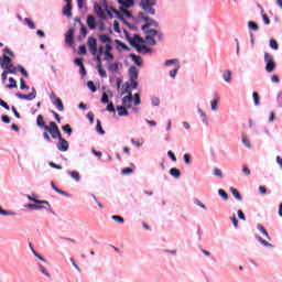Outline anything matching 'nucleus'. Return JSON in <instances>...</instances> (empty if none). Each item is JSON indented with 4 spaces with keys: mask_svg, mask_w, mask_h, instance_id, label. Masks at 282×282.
<instances>
[{
    "mask_svg": "<svg viewBox=\"0 0 282 282\" xmlns=\"http://www.w3.org/2000/svg\"><path fill=\"white\" fill-rule=\"evenodd\" d=\"M217 105H219V99L216 98V99H213L210 101L212 111H218L219 110V107Z\"/></svg>",
    "mask_w": 282,
    "mask_h": 282,
    "instance_id": "nucleus-48",
    "label": "nucleus"
},
{
    "mask_svg": "<svg viewBox=\"0 0 282 282\" xmlns=\"http://www.w3.org/2000/svg\"><path fill=\"white\" fill-rule=\"evenodd\" d=\"M87 45L90 54L96 56V54H98V40H96L94 36H89Z\"/></svg>",
    "mask_w": 282,
    "mask_h": 282,
    "instance_id": "nucleus-7",
    "label": "nucleus"
},
{
    "mask_svg": "<svg viewBox=\"0 0 282 282\" xmlns=\"http://www.w3.org/2000/svg\"><path fill=\"white\" fill-rule=\"evenodd\" d=\"M100 102H101L102 105L109 104V102H110V101H109V94H107V93L104 91V93L101 94Z\"/></svg>",
    "mask_w": 282,
    "mask_h": 282,
    "instance_id": "nucleus-52",
    "label": "nucleus"
},
{
    "mask_svg": "<svg viewBox=\"0 0 282 282\" xmlns=\"http://www.w3.org/2000/svg\"><path fill=\"white\" fill-rule=\"evenodd\" d=\"M223 79L225 83H232V72L231 70H224Z\"/></svg>",
    "mask_w": 282,
    "mask_h": 282,
    "instance_id": "nucleus-28",
    "label": "nucleus"
},
{
    "mask_svg": "<svg viewBox=\"0 0 282 282\" xmlns=\"http://www.w3.org/2000/svg\"><path fill=\"white\" fill-rule=\"evenodd\" d=\"M270 47H271V50H279V43L276 42V40H274V39H271L270 40Z\"/></svg>",
    "mask_w": 282,
    "mask_h": 282,
    "instance_id": "nucleus-63",
    "label": "nucleus"
},
{
    "mask_svg": "<svg viewBox=\"0 0 282 282\" xmlns=\"http://www.w3.org/2000/svg\"><path fill=\"white\" fill-rule=\"evenodd\" d=\"M264 63H265V72L268 74H272L276 69V62H274V57L270 53H264Z\"/></svg>",
    "mask_w": 282,
    "mask_h": 282,
    "instance_id": "nucleus-5",
    "label": "nucleus"
},
{
    "mask_svg": "<svg viewBox=\"0 0 282 282\" xmlns=\"http://www.w3.org/2000/svg\"><path fill=\"white\" fill-rule=\"evenodd\" d=\"M123 34L126 36V40L130 43L131 47H133L135 45V41H133V37L129 35V31L123 30Z\"/></svg>",
    "mask_w": 282,
    "mask_h": 282,
    "instance_id": "nucleus-44",
    "label": "nucleus"
},
{
    "mask_svg": "<svg viewBox=\"0 0 282 282\" xmlns=\"http://www.w3.org/2000/svg\"><path fill=\"white\" fill-rule=\"evenodd\" d=\"M15 97L19 98L20 100H34V98H36V88L32 87L31 93L29 95L17 93Z\"/></svg>",
    "mask_w": 282,
    "mask_h": 282,
    "instance_id": "nucleus-11",
    "label": "nucleus"
},
{
    "mask_svg": "<svg viewBox=\"0 0 282 282\" xmlns=\"http://www.w3.org/2000/svg\"><path fill=\"white\" fill-rule=\"evenodd\" d=\"M12 57L8 56L7 54H3L0 56V67L4 70L12 67Z\"/></svg>",
    "mask_w": 282,
    "mask_h": 282,
    "instance_id": "nucleus-10",
    "label": "nucleus"
},
{
    "mask_svg": "<svg viewBox=\"0 0 282 282\" xmlns=\"http://www.w3.org/2000/svg\"><path fill=\"white\" fill-rule=\"evenodd\" d=\"M57 149L63 153H65L66 151H69V142H67V140H65L64 138L59 139L57 143Z\"/></svg>",
    "mask_w": 282,
    "mask_h": 282,
    "instance_id": "nucleus-13",
    "label": "nucleus"
},
{
    "mask_svg": "<svg viewBox=\"0 0 282 282\" xmlns=\"http://www.w3.org/2000/svg\"><path fill=\"white\" fill-rule=\"evenodd\" d=\"M26 198L29 199V202H33L35 206H41L42 204H44L45 206H50V202L47 200H41L34 196H31L30 194H26Z\"/></svg>",
    "mask_w": 282,
    "mask_h": 282,
    "instance_id": "nucleus-15",
    "label": "nucleus"
},
{
    "mask_svg": "<svg viewBox=\"0 0 282 282\" xmlns=\"http://www.w3.org/2000/svg\"><path fill=\"white\" fill-rule=\"evenodd\" d=\"M242 144H243L247 149H250V147H251L250 140L248 139V137L246 135V133H242Z\"/></svg>",
    "mask_w": 282,
    "mask_h": 282,
    "instance_id": "nucleus-54",
    "label": "nucleus"
},
{
    "mask_svg": "<svg viewBox=\"0 0 282 282\" xmlns=\"http://www.w3.org/2000/svg\"><path fill=\"white\" fill-rule=\"evenodd\" d=\"M123 34L126 36V40L130 43L131 47H133L135 45V41H133V37L129 35V31L123 30Z\"/></svg>",
    "mask_w": 282,
    "mask_h": 282,
    "instance_id": "nucleus-45",
    "label": "nucleus"
},
{
    "mask_svg": "<svg viewBox=\"0 0 282 282\" xmlns=\"http://www.w3.org/2000/svg\"><path fill=\"white\" fill-rule=\"evenodd\" d=\"M158 32L159 31L155 29H147L145 31H143V34H147V36H152V39H155Z\"/></svg>",
    "mask_w": 282,
    "mask_h": 282,
    "instance_id": "nucleus-40",
    "label": "nucleus"
},
{
    "mask_svg": "<svg viewBox=\"0 0 282 282\" xmlns=\"http://www.w3.org/2000/svg\"><path fill=\"white\" fill-rule=\"evenodd\" d=\"M177 72H180V65L177 64L176 67L172 70H170L171 78L175 79L177 76Z\"/></svg>",
    "mask_w": 282,
    "mask_h": 282,
    "instance_id": "nucleus-58",
    "label": "nucleus"
},
{
    "mask_svg": "<svg viewBox=\"0 0 282 282\" xmlns=\"http://www.w3.org/2000/svg\"><path fill=\"white\" fill-rule=\"evenodd\" d=\"M183 160H184L185 164H187V165H191V164H192L191 154H189V153H185V154L183 155Z\"/></svg>",
    "mask_w": 282,
    "mask_h": 282,
    "instance_id": "nucleus-64",
    "label": "nucleus"
},
{
    "mask_svg": "<svg viewBox=\"0 0 282 282\" xmlns=\"http://www.w3.org/2000/svg\"><path fill=\"white\" fill-rule=\"evenodd\" d=\"M9 83L10 84L6 86L7 89H17V79L10 77Z\"/></svg>",
    "mask_w": 282,
    "mask_h": 282,
    "instance_id": "nucleus-46",
    "label": "nucleus"
},
{
    "mask_svg": "<svg viewBox=\"0 0 282 282\" xmlns=\"http://www.w3.org/2000/svg\"><path fill=\"white\" fill-rule=\"evenodd\" d=\"M129 76H130V80H138L139 72L135 66H131L129 68Z\"/></svg>",
    "mask_w": 282,
    "mask_h": 282,
    "instance_id": "nucleus-23",
    "label": "nucleus"
},
{
    "mask_svg": "<svg viewBox=\"0 0 282 282\" xmlns=\"http://www.w3.org/2000/svg\"><path fill=\"white\" fill-rule=\"evenodd\" d=\"M150 100H151L152 107H160V99L158 98V96H152Z\"/></svg>",
    "mask_w": 282,
    "mask_h": 282,
    "instance_id": "nucleus-56",
    "label": "nucleus"
},
{
    "mask_svg": "<svg viewBox=\"0 0 282 282\" xmlns=\"http://www.w3.org/2000/svg\"><path fill=\"white\" fill-rule=\"evenodd\" d=\"M98 39L101 43H106V44L111 43V37L107 34H99Z\"/></svg>",
    "mask_w": 282,
    "mask_h": 282,
    "instance_id": "nucleus-34",
    "label": "nucleus"
},
{
    "mask_svg": "<svg viewBox=\"0 0 282 282\" xmlns=\"http://www.w3.org/2000/svg\"><path fill=\"white\" fill-rule=\"evenodd\" d=\"M29 248H30L31 252L34 254V257H36V259L42 261V263H47V259H45L43 256H41L39 252H36L34 247L32 246V243H29Z\"/></svg>",
    "mask_w": 282,
    "mask_h": 282,
    "instance_id": "nucleus-21",
    "label": "nucleus"
},
{
    "mask_svg": "<svg viewBox=\"0 0 282 282\" xmlns=\"http://www.w3.org/2000/svg\"><path fill=\"white\" fill-rule=\"evenodd\" d=\"M218 195L220 197H223L225 199V202H227V199H229L228 193H226V191H224L223 188L218 189Z\"/></svg>",
    "mask_w": 282,
    "mask_h": 282,
    "instance_id": "nucleus-62",
    "label": "nucleus"
},
{
    "mask_svg": "<svg viewBox=\"0 0 282 282\" xmlns=\"http://www.w3.org/2000/svg\"><path fill=\"white\" fill-rule=\"evenodd\" d=\"M111 219L113 221H117L118 224H124V218H122V216H118V215H112Z\"/></svg>",
    "mask_w": 282,
    "mask_h": 282,
    "instance_id": "nucleus-61",
    "label": "nucleus"
},
{
    "mask_svg": "<svg viewBox=\"0 0 282 282\" xmlns=\"http://www.w3.org/2000/svg\"><path fill=\"white\" fill-rule=\"evenodd\" d=\"M117 111H118V116H120V118H122L124 116H129V110H127L124 107L117 106Z\"/></svg>",
    "mask_w": 282,
    "mask_h": 282,
    "instance_id": "nucleus-35",
    "label": "nucleus"
},
{
    "mask_svg": "<svg viewBox=\"0 0 282 282\" xmlns=\"http://www.w3.org/2000/svg\"><path fill=\"white\" fill-rule=\"evenodd\" d=\"M68 175L72 180H75V182H80V173L78 171L68 172Z\"/></svg>",
    "mask_w": 282,
    "mask_h": 282,
    "instance_id": "nucleus-38",
    "label": "nucleus"
},
{
    "mask_svg": "<svg viewBox=\"0 0 282 282\" xmlns=\"http://www.w3.org/2000/svg\"><path fill=\"white\" fill-rule=\"evenodd\" d=\"M122 94H128V96H124L121 99V106L119 107H123V109H132V105L131 102H133V94L131 93V90H129V84H127L126 89L122 91Z\"/></svg>",
    "mask_w": 282,
    "mask_h": 282,
    "instance_id": "nucleus-2",
    "label": "nucleus"
},
{
    "mask_svg": "<svg viewBox=\"0 0 282 282\" xmlns=\"http://www.w3.org/2000/svg\"><path fill=\"white\" fill-rule=\"evenodd\" d=\"M115 43L117 45V50L119 52H121V50H123L124 52H131V47H128L127 44H124L122 41L120 40H115Z\"/></svg>",
    "mask_w": 282,
    "mask_h": 282,
    "instance_id": "nucleus-19",
    "label": "nucleus"
},
{
    "mask_svg": "<svg viewBox=\"0 0 282 282\" xmlns=\"http://www.w3.org/2000/svg\"><path fill=\"white\" fill-rule=\"evenodd\" d=\"M24 207L29 208L30 210H47V213H51V215H56V213H54V209L52 208V205H34L32 203H29L24 205Z\"/></svg>",
    "mask_w": 282,
    "mask_h": 282,
    "instance_id": "nucleus-6",
    "label": "nucleus"
},
{
    "mask_svg": "<svg viewBox=\"0 0 282 282\" xmlns=\"http://www.w3.org/2000/svg\"><path fill=\"white\" fill-rule=\"evenodd\" d=\"M54 107H56L57 111H65V106L63 105V100L61 98H56L53 101Z\"/></svg>",
    "mask_w": 282,
    "mask_h": 282,
    "instance_id": "nucleus-27",
    "label": "nucleus"
},
{
    "mask_svg": "<svg viewBox=\"0 0 282 282\" xmlns=\"http://www.w3.org/2000/svg\"><path fill=\"white\" fill-rule=\"evenodd\" d=\"M252 98L256 107H259L261 105V97L259 96V93L253 91Z\"/></svg>",
    "mask_w": 282,
    "mask_h": 282,
    "instance_id": "nucleus-37",
    "label": "nucleus"
},
{
    "mask_svg": "<svg viewBox=\"0 0 282 282\" xmlns=\"http://www.w3.org/2000/svg\"><path fill=\"white\" fill-rule=\"evenodd\" d=\"M63 14L64 17L72 19V4L66 3V6L63 8Z\"/></svg>",
    "mask_w": 282,
    "mask_h": 282,
    "instance_id": "nucleus-29",
    "label": "nucleus"
},
{
    "mask_svg": "<svg viewBox=\"0 0 282 282\" xmlns=\"http://www.w3.org/2000/svg\"><path fill=\"white\" fill-rule=\"evenodd\" d=\"M139 19L145 23L141 26L142 32H147L150 28H160V22L155 21L153 18L144 14V12H139Z\"/></svg>",
    "mask_w": 282,
    "mask_h": 282,
    "instance_id": "nucleus-1",
    "label": "nucleus"
},
{
    "mask_svg": "<svg viewBox=\"0 0 282 282\" xmlns=\"http://www.w3.org/2000/svg\"><path fill=\"white\" fill-rule=\"evenodd\" d=\"M170 175H172V177H175L176 180H178V177H182V172L177 167H172V169H170Z\"/></svg>",
    "mask_w": 282,
    "mask_h": 282,
    "instance_id": "nucleus-30",
    "label": "nucleus"
},
{
    "mask_svg": "<svg viewBox=\"0 0 282 282\" xmlns=\"http://www.w3.org/2000/svg\"><path fill=\"white\" fill-rule=\"evenodd\" d=\"M132 102L135 107H138V105L142 104V99L140 98V94H134V96L132 95Z\"/></svg>",
    "mask_w": 282,
    "mask_h": 282,
    "instance_id": "nucleus-43",
    "label": "nucleus"
},
{
    "mask_svg": "<svg viewBox=\"0 0 282 282\" xmlns=\"http://www.w3.org/2000/svg\"><path fill=\"white\" fill-rule=\"evenodd\" d=\"M111 11L113 12V14H116L117 19H119V21H124V14L122 13V11L119 9V11L115 8H111Z\"/></svg>",
    "mask_w": 282,
    "mask_h": 282,
    "instance_id": "nucleus-41",
    "label": "nucleus"
},
{
    "mask_svg": "<svg viewBox=\"0 0 282 282\" xmlns=\"http://www.w3.org/2000/svg\"><path fill=\"white\" fill-rule=\"evenodd\" d=\"M145 41L152 46L158 45V41H155V37H153L152 35H145Z\"/></svg>",
    "mask_w": 282,
    "mask_h": 282,
    "instance_id": "nucleus-49",
    "label": "nucleus"
},
{
    "mask_svg": "<svg viewBox=\"0 0 282 282\" xmlns=\"http://www.w3.org/2000/svg\"><path fill=\"white\" fill-rule=\"evenodd\" d=\"M36 265H37V270H39V272H41V274H43L47 279H52V274L50 273V271H47V268H45V265L43 263L37 261Z\"/></svg>",
    "mask_w": 282,
    "mask_h": 282,
    "instance_id": "nucleus-16",
    "label": "nucleus"
},
{
    "mask_svg": "<svg viewBox=\"0 0 282 282\" xmlns=\"http://www.w3.org/2000/svg\"><path fill=\"white\" fill-rule=\"evenodd\" d=\"M94 10L99 19H102V21L107 19V14H105V10H107V1L100 0V3L95 2Z\"/></svg>",
    "mask_w": 282,
    "mask_h": 282,
    "instance_id": "nucleus-4",
    "label": "nucleus"
},
{
    "mask_svg": "<svg viewBox=\"0 0 282 282\" xmlns=\"http://www.w3.org/2000/svg\"><path fill=\"white\" fill-rule=\"evenodd\" d=\"M140 8L148 14L155 17V9L151 8V0H141L139 3Z\"/></svg>",
    "mask_w": 282,
    "mask_h": 282,
    "instance_id": "nucleus-9",
    "label": "nucleus"
},
{
    "mask_svg": "<svg viewBox=\"0 0 282 282\" xmlns=\"http://www.w3.org/2000/svg\"><path fill=\"white\" fill-rule=\"evenodd\" d=\"M18 72H20L24 78H30V74L22 65H18Z\"/></svg>",
    "mask_w": 282,
    "mask_h": 282,
    "instance_id": "nucleus-50",
    "label": "nucleus"
},
{
    "mask_svg": "<svg viewBox=\"0 0 282 282\" xmlns=\"http://www.w3.org/2000/svg\"><path fill=\"white\" fill-rule=\"evenodd\" d=\"M36 124L40 129H44V131H46V127H50V126L45 124V119H44L43 115L37 116Z\"/></svg>",
    "mask_w": 282,
    "mask_h": 282,
    "instance_id": "nucleus-22",
    "label": "nucleus"
},
{
    "mask_svg": "<svg viewBox=\"0 0 282 282\" xmlns=\"http://www.w3.org/2000/svg\"><path fill=\"white\" fill-rule=\"evenodd\" d=\"M0 215L2 217H17L15 212H10V210L3 209V207L1 205H0Z\"/></svg>",
    "mask_w": 282,
    "mask_h": 282,
    "instance_id": "nucleus-26",
    "label": "nucleus"
},
{
    "mask_svg": "<svg viewBox=\"0 0 282 282\" xmlns=\"http://www.w3.org/2000/svg\"><path fill=\"white\" fill-rule=\"evenodd\" d=\"M230 193L231 195H234L235 199H237L238 202H241V199H243V197H241V193H239L237 188L230 187Z\"/></svg>",
    "mask_w": 282,
    "mask_h": 282,
    "instance_id": "nucleus-33",
    "label": "nucleus"
},
{
    "mask_svg": "<svg viewBox=\"0 0 282 282\" xmlns=\"http://www.w3.org/2000/svg\"><path fill=\"white\" fill-rule=\"evenodd\" d=\"M132 47L137 50L138 54H151V52H153L151 47L147 45H140L138 43H134Z\"/></svg>",
    "mask_w": 282,
    "mask_h": 282,
    "instance_id": "nucleus-12",
    "label": "nucleus"
},
{
    "mask_svg": "<svg viewBox=\"0 0 282 282\" xmlns=\"http://www.w3.org/2000/svg\"><path fill=\"white\" fill-rule=\"evenodd\" d=\"M87 87H88V89H90V91L93 94H96V91H98V88L96 87V84H94V82H91V80L87 82Z\"/></svg>",
    "mask_w": 282,
    "mask_h": 282,
    "instance_id": "nucleus-53",
    "label": "nucleus"
},
{
    "mask_svg": "<svg viewBox=\"0 0 282 282\" xmlns=\"http://www.w3.org/2000/svg\"><path fill=\"white\" fill-rule=\"evenodd\" d=\"M257 241H259V243H261V246H264V248H274V245L263 240V238H261V236H256Z\"/></svg>",
    "mask_w": 282,
    "mask_h": 282,
    "instance_id": "nucleus-31",
    "label": "nucleus"
},
{
    "mask_svg": "<svg viewBox=\"0 0 282 282\" xmlns=\"http://www.w3.org/2000/svg\"><path fill=\"white\" fill-rule=\"evenodd\" d=\"M118 3L121 8L129 10V8H133L135 2L133 0H118Z\"/></svg>",
    "mask_w": 282,
    "mask_h": 282,
    "instance_id": "nucleus-18",
    "label": "nucleus"
},
{
    "mask_svg": "<svg viewBox=\"0 0 282 282\" xmlns=\"http://www.w3.org/2000/svg\"><path fill=\"white\" fill-rule=\"evenodd\" d=\"M62 131H64V133H67V135H72V133H74V130L72 129V126L69 123L62 126Z\"/></svg>",
    "mask_w": 282,
    "mask_h": 282,
    "instance_id": "nucleus-39",
    "label": "nucleus"
},
{
    "mask_svg": "<svg viewBox=\"0 0 282 282\" xmlns=\"http://www.w3.org/2000/svg\"><path fill=\"white\" fill-rule=\"evenodd\" d=\"M258 8L260 9L261 15H262V20L264 21L265 25H270V18H268V14L263 13V7H261V4H258Z\"/></svg>",
    "mask_w": 282,
    "mask_h": 282,
    "instance_id": "nucleus-32",
    "label": "nucleus"
},
{
    "mask_svg": "<svg viewBox=\"0 0 282 282\" xmlns=\"http://www.w3.org/2000/svg\"><path fill=\"white\" fill-rule=\"evenodd\" d=\"M257 229L261 235H263L269 241H272V237H270V234H268V230H265V227H263L261 224L257 225Z\"/></svg>",
    "mask_w": 282,
    "mask_h": 282,
    "instance_id": "nucleus-24",
    "label": "nucleus"
},
{
    "mask_svg": "<svg viewBox=\"0 0 282 282\" xmlns=\"http://www.w3.org/2000/svg\"><path fill=\"white\" fill-rule=\"evenodd\" d=\"M74 29H69L66 34H65V42L66 45H69V47H72V45H74Z\"/></svg>",
    "mask_w": 282,
    "mask_h": 282,
    "instance_id": "nucleus-14",
    "label": "nucleus"
},
{
    "mask_svg": "<svg viewBox=\"0 0 282 282\" xmlns=\"http://www.w3.org/2000/svg\"><path fill=\"white\" fill-rule=\"evenodd\" d=\"M132 41H134V43H144V39L142 36H140V34H134L132 37Z\"/></svg>",
    "mask_w": 282,
    "mask_h": 282,
    "instance_id": "nucleus-60",
    "label": "nucleus"
},
{
    "mask_svg": "<svg viewBox=\"0 0 282 282\" xmlns=\"http://www.w3.org/2000/svg\"><path fill=\"white\" fill-rule=\"evenodd\" d=\"M96 131L99 135H105V130L102 129V123L100 120H97Z\"/></svg>",
    "mask_w": 282,
    "mask_h": 282,
    "instance_id": "nucleus-51",
    "label": "nucleus"
},
{
    "mask_svg": "<svg viewBox=\"0 0 282 282\" xmlns=\"http://www.w3.org/2000/svg\"><path fill=\"white\" fill-rule=\"evenodd\" d=\"M197 111H198V115L200 116V120L203 124L208 127V116H206V112H204V110L199 106H197Z\"/></svg>",
    "mask_w": 282,
    "mask_h": 282,
    "instance_id": "nucleus-20",
    "label": "nucleus"
},
{
    "mask_svg": "<svg viewBox=\"0 0 282 282\" xmlns=\"http://www.w3.org/2000/svg\"><path fill=\"white\" fill-rule=\"evenodd\" d=\"M24 21L26 25H29L30 30H36V24H34L30 18H25Z\"/></svg>",
    "mask_w": 282,
    "mask_h": 282,
    "instance_id": "nucleus-59",
    "label": "nucleus"
},
{
    "mask_svg": "<svg viewBox=\"0 0 282 282\" xmlns=\"http://www.w3.org/2000/svg\"><path fill=\"white\" fill-rule=\"evenodd\" d=\"M248 25H249V30H253V32H257L259 30V24H257V22L254 21H249Z\"/></svg>",
    "mask_w": 282,
    "mask_h": 282,
    "instance_id": "nucleus-57",
    "label": "nucleus"
},
{
    "mask_svg": "<svg viewBox=\"0 0 282 282\" xmlns=\"http://www.w3.org/2000/svg\"><path fill=\"white\" fill-rule=\"evenodd\" d=\"M129 56H130L131 61H133L138 67H142V57L140 55H135V54L131 53Z\"/></svg>",
    "mask_w": 282,
    "mask_h": 282,
    "instance_id": "nucleus-25",
    "label": "nucleus"
},
{
    "mask_svg": "<svg viewBox=\"0 0 282 282\" xmlns=\"http://www.w3.org/2000/svg\"><path fill=\"white\" fill-rule=\"evenodd\" d=\"M86 23L89 30H96V28H98V23L96 22V18L94 15H88Z\"/></svg>",
    "mask_w": 282,
    "mask_h": 282,
    "instance_id": "nucleus-17",
    "label": "nucleus"
},
{
    "mask_svg": "<svg viewBox=\"0 0 282 282\" xmlns=\"http://www.w3.org/2000/svg\"><path fill=\"white\" fill-rule=\"evenodd\" d=\"M140 8L148 14L155 17V9L151 8V0H141L139 3Z\"/></svg>",
    "mask_w": 282,
    "mask_h": 282,
    "instance_id": "nucleus-8",
    "label": "nucleus"
},
{
    "mask_svg": "<svg viewBox=\"0 0 282 282\" xmlns=\"http://www.w3.org/2000/svg\"><path fill=\"white\" fill-rule=\"evenodd\" d=\"M53 140H62L63 134L61 133V129H58V124L54 121H50L48 127H46V130Z\"/></svg>",
    "mask_w": 282,
    "mask_h": 282,
    "instance_id": "nucleus-3",
    "label": "nucleus"
},
{
    "mask_svg": "<svg viewBox=\"0 0 282 282\" xmlns=\"http://www.w3.org/2000/svg\"><path fill=\"white\" fill-rule=\"evenodd\" d=\"M180 59L173 58V59H167L164 63V67H171L172 65H180Z\"/></svg>",
    "mask_w": 282,
    "mask_h": 282,
    "instance_id": "nucleus-42",
    "label": "nucleus"
},
{
    "mask_svg": "<svg viewBox=\"0 0 282 282\" xmlns=\"http://www.w3.org/2000/svg\"><path fill=\"white\" fill-rule=\"evenodd\" d=\"M106 111H109L110 113H116V106H113V102L108 101Z\"/></svg>",
    "mask_w": 282,
    "mask_h": 282,
    "instance_id": "nucleus-55",
    "label": "nucleus"
},
{
    "mask_svg": "<svg viewBox=\"0 0 282 282\" xmlns=\"http://www.w3.org/2000/svg\"><path fill=\"white\" fill-rule=\"evenodd\" d=\"M97 72L101 78H107V70L102 68V65H97Z\"/></svg>",
    "mask_w": 282,
    "mask_h": 282,
    "instance_id": "nucleus-47",
    "label": "nucleus"
},
{
    "mask_svg": "<svg viewBox=\"0 0 282 282\" xmlns=\"http://www.w3.org/2000/svg\"><path fill=\"white\" fill-rule=\"evenodd\" d=\"M108 70L112 74H118V72L120 70V66H118V63H112L108 66Z\"/></svg>",
    "mask_w": 282,
    "mask_h": 282,
    "instance_id": "nucleus-36",
    "label": "nucleus"
}]
</instances>
